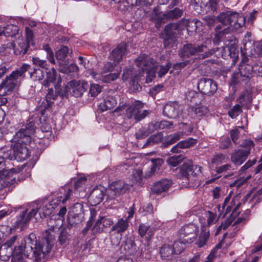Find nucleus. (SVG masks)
Returning a JSON list of instances; mask_svg holds the SVG:
<instances>
[{
  "instance_id": "obj_1",
  "label": "nucleus",
  "mask_w": 262,
  "mask_h": 262,
  "mask_svg": "<svg viewBox=\"0 0 262 262\" xmlns=\"http://www.w3.org/2000/svg\"><path fill=\"white\" fill-rule=\"evenodd\" d=\"M36 238L35 234H30L28 237L24 240H21V245L12 247H7L3 245L0 247V257L3 261H8L11 256H18V259L23 258V255L29 257L30 255L34 256L36 261L40 262L44 259L47 254L51 251L53 245V241L54 235L51 232L47 230L44 237L40 241L34 240Z\"/></svg>"
},
{
  "instance_id": "obj_2",
  "label": "nucleus",
  "mask_w": 262,
  "mask_h": 262,
  "mask_svg": "<svg viewBox=\"0 0 262 262\" xmlns=\"http://www.w3.org/2000/svg\"><path fill=\"white\" fill-rule=\"evenodd\" d=\"M35 129L34 123L30 122L17 132L12 139V150H6L7 153L5 154L6 157H8L10 160H16L20 161L29 157L30 152L26 145L31 143Z\"/></svg>"
},
{
  "instance_id": "obj_3",
  "label": "nucleus",
  "mask_w": 262,
  "mask_h": 262,
  "mask_svg": "<svg viewBox=\"0 0 262 262\" xmlns=\"http://www.w3.org/2000/svg\"><path fill=\"white\" fill-rule=\"evenodd\" d=\"M30 68L28 64H23L19 69L15 70L0 83V96L6 92H11L19 86L25 77V73ZM8 69L5 66L0 67V79Z\"/></svg>"
},
{
  "instance_id": "obj_4",
  "label": "nucleus",
  "mask_w": 262,
  "mask_h": 262,
  "mask_svg": "<svg viewBox=\"0 0 262 262\" xmlns=\"http://www.w3.org/2000/svg\"><path fill=\"white\" fill-rule=\"evenodd\" d=\"M136 66L142 71L146 73V81L150 82L155 77L156 72L159 77L164 76L169 70L171 64L167 63L166 65L159 66L156 60L149 57L145 54H141L135 60Z\"/></svg>"
},
{
  "instance_id": "obj_5",
  "label": "nucleus",
  "mask_w": 262,
  "mask_h": 262,
  "mask_svg": "<svg viewBox=\"0 0 262 262\" xmlns=\"http://www.w3.org/2000/svg\"><path fill=\"white\" fill-rule=\"evenodd\" d=\"M30 206L32 207L30 211L27 209L17 217L16 227L21 226L23 228L25 226L30 220L35 216L37 212L40 217L43 219L50 215L53 211L52 207L47 202L41 204L33 202Z\"/></svg>"
},
{
  "instance_id": "obj_6",
  "label": "nucleus",
  "mask_w": 262,
  "mask_h": 262,
  "mask_svg": "<svg viewBox=\"0 0 262 262\" xmlns=\"http://www.w3.org/2000/svg\"><path fill=\"white\" fill-rule=\"evenodd\" d=\"M7 153L4 148H0V188H4L11 186L13 184V181L14 179H10V173H17L21 169L18 168H12L7 169L5 165V159H8L6 157L5 154Z\"/></svg>"
},
{
  "instance_id": "obj_7",
  "label": "nucleus",
  "mask_w": 262,
  "mask_h": 262,
  "mask_svg": "<svg viewBox=\"0 0 262 262\" xmlns=\"http://www.w3.org/2000/svg\"><path fill=\"white\" fill-rule=\"evenodd\" d=\"M219 21L222 25L233 27L232 30L242 27L245 23V18L241 14L232 11L223 12L218 16Z\"/></svg>"
},
{
  "instance_id": "obj_8",
  "label": "nucleus",
  "mask_w": 262,
  "mask_h": 262,
  "mask_svg": "<svg viewBox=\"0 0 262 262\" xmlns=\"http://www.w3.org/2000/svg\"><path fill=\"white\" fill-rule=\"evenodd\" d=\"M144 107V103L140 101H135L126 110V115L128 118H134L139 121L145 118L148 114L147 110L141 111Z\"/></svg>"
},
{
  "instance_id": "obj_9",
  "label": "nucleus",
  "mask_w": 262,
  "mask_h": 262,
  "mask_svg": "<svg viewBox=\"0 0 262 262\" xmlns=\"http://www.w3.org/2000/svg\"><path fill=\"white\" fill-rule=\"evenodd\" d=\"M184 106L178 102H169L163 107L164 116L169 119H177L181 117L184 119L183 111Z\"/></svg>"
},
{
  "instance_id": "obj_10",
  "label": "nucleus",
  "mask_w": 262,
  "mask_h": 262,
  "mask_svg": "<svg viewBox=\"0 0 262 262\" xmlns=\"http://www.w3.org/2000/svg\"><path fill=\"white\" fill-rule=\"evenodd\" d=\"M241 205V203L238 196L236 195L232 198L229 195L225 198L222 205V208L226 210L225 214L232 211L231 216L233 217L239 214L240 212L239 208Z\"/></svg>"
},
{
  "instance_id": "obj_11",
  "label": "nucleus",
  "mask_w": 262,
  "mask_h": 262,
  "mask_svg": "<svg viewBox=\"0 0 262 262\" xmlns=\"http://www.w3.org/2000/svg\"><path fill=\"white\" fill-rule=\"evenodd\" d=\"M198 232L199 228L195 224L186 225L180 230L179 237L183 242L190 243L195 238Z\"/></svg>"
},
{
  "instance_id": "obj_12",
  "label": "nucleus",
  "mask_w": 262,
  "mask_h": 262,
  "mask_svg": "<svg viewBox=\"0 0 262 262\" xmlns=\"http://www.w3.org/2000/svg\"><path fill=\"white\" fill-rule=\"evenodd\" d=\"M179 28L177 25L170 24L166 26L164 30V45L165 48H173L175 41L176 35L179 33Z\"/></svg>"
},
{
  "instance_id": "obj_13",
  "label": "nucleus",
  "mask_w": 262,
  "mask_h": 262,
  "mask_svg": "<svg viewBox=\"0 0 262 262\" xmlns=\"http://www.w3.org/2000/svg\"><path fill=\"white\" fill-rule=\"evenodd\" d=\"M198 89L202 94L211 96L216 92L217 86L213 80L202 78L198 81Z\"/></svg>"
},
{
  "instance_id": "obj_14",
  "label": "nucleus",
  "mask_w": 262,
  "mask_h": 262,
  "mask_svg": "<svg viewBox=\"0 0 262 262\" xmlns=\"http://www.w3.org/2000/svg\"><path fill=\"white\" fill-rule=\"evenodd\" d=\"M201 167L189 163H184L180 168V173L183 180L188 183L193 180L192 178L201 172Z\"/></svg>"
},
{
  "instance_id": "obj_15",
  "label": "nucleus",
  "mask_w": 262,
  "mask_h": 262,
  "mask_svg": "<svg viewBox=\"0 0 262 262\" xmlns=\"http://www.w3.org/2000/svg\"><path fill=\"white\" fill-rule=\"evenodd\" d=\"M129 187L130 186L123 181L113 182L110 185L107 195L110 199H112L114 198L113 195L117 196L124 193L129 189Z\"/></svg>"
},
{
  "instance_id": "obj_16",
  "label": "nucleus",
  "mask_w": 262,
  "mask_h": 262,
  "mask_svg": "<svg viewBox=\"0 0 262 262\" xmlns=\"http://www.w3.org/2000/svg\"><path fill=\"white\" fill-rule=\"evenodd\" d=\"M72 193V190L68 187L62 188L60 189L59 192L57 193L56 196L52 199L49 203V204L53 210L58 206L60 202L65 204L66 201L70 199Z\"/></svg>"
},
{
  "instance_id": "obj_17",
  "label": "nucleus",
  "mask_w": 262,
  "mask_h": 262,
  "mask_svg": "<svg viewBox=\"0 0 262 262\" xmlns=\"http://www.w3.org/2000/svg\"><path fill=\"white\" fill-rule=\"evenodd\" d=\"M71 94L78 97L81 96L89 87L88 83L83 80H73L68 83Z\"/></svg>"
},
{
  "instance_id": "obj_18",
  "label": "nucleus",
  "mask_w": 262,
  "mask_h": 262,
  "mask_svg": "<svg viewBox=\"0 0 262 262\" xmlns=\"http://www.w3.org/2000/svg\"><path fill=\"white\" fill-rule=\"evenodd\" d=\"M83 212V205L80 203H75L70 208V213L72 217L68 219L69 223L72 225L77 224L79 222H81L79 216L82 215Z\"/></svg>"
},
{
  "instance_id": "obj_19",
  "label": "nucleus",
  "mask_w": 262,
  "mask_h": 262,
  "mask_svg": "<svg viewBox=\"0 0 262 262\" xmlns=\"http://www.w3.org/2000/svg\"><path fill=\"white\" fill-rule=\"evenodd\" d=\"M120 72L121 70L119 69L117 70V72L104 75V73L98 74L94 71H91L90 75L97 81L100 80L104 83H110L118 77Z\"/></svg>"
},
{
  "instance_id": "obj_20",
  "label": "nucleus",
  "mask_w": 262,
  "mask_h": 262,
  "mask_svg": "<svg viewBox=\"0 0 262 262\" xmlns=\"http://www.w3.org/2000/svg\"><path fill=\"white\" fill-rule=\"evenodd\" d=\"M250 154V149H239L235 150L231 155L232 162L236 165H241L247 159Z\"/></svg>"
},
{
  "instance_id": "obj_21",
  "label": "nucleus",
  "mask_w": 262,
  "mask_h": 262,
  "mask_svg": "<svg viewBox=\"0 0 262 262\" xmlns=\"http://www.w3.org/2000/svg\"><path fill=\"white\" fill-rule=\"evenodd\" d=\"M105 192L106 190L104 187H96L93 189L89 196L93 205H96L102 201Z\"/></svg>"
},
{
  "instance_id": "obj_22",
  "label": "nucleus",
  "mask_w": 262,
  "mask_h": 262,
  "mask_svg": "<svg viewBox=\"0 0 262 262\" xmlns=\"http://www.w3.org/2000/svg\"><path fill=\"white\" fill-rule=\"evenodd\" d=\"M142 76V73L134 71V68L132 66L125 68L123 71L122 78L124 80L130 79L133 84L134 85L139 79V77Z\"/></svg>"
},
{
  "instance_id": "obj_23",
  "label": "nucleus",
  "mask_w": 262,
  "mask_h": 262,
  "mask_svg": "<svg viewBox=\"0 0 262 262\" xmlns=\"http://www.w3.org/2000/svg\"><path fill=\"white\" fill-rule=\"evenodd\" d=\"M171 184V182L168 179H162L156 182L152 186L151 190L154 193L160 194L168 190Z\"/></svg>"
},
{
  "instance_id": "obj_24",
  "label": "nucleus",
  "mask_w": 262,
  "mask_h": 262,
  "mask_svg": "<svg viewBox=\"0 0 262 262\" xmlns=\"http://www.w3.org/2000/svg\"><path fill=\"white\" fill-rule=\"evenodd\" d=\"M113 224V221L111 219L105 216H101L96 222L93 230L94 231L101 232L103 231L105 228H108Z\"/></svg>"
},
{
  "instance_id": "obj_25",
  "label": "nucleus",
  "mask_w": 262,
  "mask_h": 262,
  "mask_svg": "<svg viewBox=\"0 0 262 262\" xmlns=\"http://www.w3.org/2000/svg\"><path fill=\"white\" fill-rule=\"evenodd\" d=\"M129 227V222L127 219L121 218L118 219V221L113 225L111 228V231H115L118 234L122 235Z\"/></svg>"
},
{
  "instance_id": "obj_26",
  "label": "nucleus",
  "mask_w": 262,
  "mask_h": 262,
  "mask_svg": "<svg viewBox=\"0 0 262 262\" xmlns=\"http://www.w3.org/2000/svg\"><path fill=\"white\" fill-rule=\"evenodd\" d=\"M188 112L192 118L198 117H202L207 115L209 110L205 106H200L198 107L190 106Z\"/></svg>"
},
{
  "instance_id": "obj_27",
  "label": "nucleus",
  "mask_w": 262,
  "mask_h": 262,
  "mask_svg": "<svg viewBox=\"0 0 262 262\" xmlns=\"http://www.w3.org/2000/svg\"><path fill=\"white\" fill-rule=\"evenodd\" d=\"M251 94L248 91L244 92L237 99L242 107L248 109L252 102Z\"/></svg>"
},
{
  "instance_id": "obj_28",
  "label": "nucleus",
  "mask_w": 262,
  "mask_h": 262,
  "mask_svg": "<svg viewBox=\"0 0 262 262\" xmlns=\"http://www.w3.org/2000/svg\"><path fill=\"white\" fill-rule=\"evenodd\" d=\"M116 104V98L113 96H108L104 99L103 102L100 104L99 107L102 111H105L114 108Z\"/></svg>"
},
{
  "instance_id": "obj_29",
  "label": "nucleus",
  "mask_w": 262,
  "mask_h": 262,
  "mask_svg": "<svg viewBox=\"0 0 262 262\" xmlns=\"http://www.w3.org/2000/svg\"><path fill=\"white\" fill-rule=\"evenodd\" d=\"M172 125L173 123L172 122L167 120L151 122L150 123V128H152L151 131L154 132L158 129L170 128Z\"/></svg>"
},
{
  "instance_id": "obj_30",
  "label": "nucleus",
  "mask_w": 262,
  "mask_h": 262,
  "mask_svg": "<svg viewBox=\"0 0 262 262\" xmlns=\"http://www.w3.org/2000/svg\"><path fill=\"white\" fill-rule=\"evenodd\" d=\"M59 77L57 73L54 68H52L50 71L47 73V77L43 81V85L46 88H49L51 83H54L56 80Z\"/></svg>"
},
{
  "instance_id": "obj_31",
  "label": "nucleus",
  "mask_w": 262,
  "mask_h": 262,
  "mask_svg": "<svg viewBox=\"0 0 262 262\" xmlns=\"http://www.w3.org/2000/svg\"><path fill=\"white\" fill-rule=\"evenodd\" d=\"M18 28L17 26L13 25H8L6 27L0 28V36L4 34L5 36L13 37L15 34H18Z\"/></svg>"
},
{
  "instance_id": "obj_32",
  "label": "nucleus",
  "mask_w": 262,
  "mask_h": 262,
  "mask_svg": "<svg viewBox=\"0 0 262 262\" xmlns=\"http://www.w3.org/2000/svg\"><path fill=\"white\" fill-rule=\"evenodd\" d=\"M187 100L194 104H198L201 102L203 99L202 94L197 93L194 91H188L186 95Z\"/></svg>"
},
{
  "instance_id": "obj_33",
  "label": "nucleus",
  "mask_w": 262,
  "mask_h": 262,
  "mask_svg": "<svg viewBox=\"0 0 262 262\" xmlns=\"http://www.w3.org/2000/svg\"><path fill=\"white\" fill-rule=\"evenodd\" d=\"M61 83V79L60 77H59L58 78V82L55 85V89L56 92L58 93V95L62 98H63L64 97H67L69 95V93L71 94V91L68 84L65 86L63 90L61 89L60 88Z\"/></svg>"
},
{
  "instance_id": "obj_34",
  "label": "nucleus",
  "mask_w": 262,
  "mask_h": 262,
  "mask_svg": "<svg viewBox=\"0 0 262 262\" xmlns=\"http://www.w3.org/2000/svg\"><path fill=\"white\" fill-rule=\"evenodd\" d=\"M161 256L163 259H169L174 253L173 248L170 245H164L160 249Z\"/></svg>"
},
{
  "instance_id": "obj_35",
  "label": "nucleus",
  "mask_w": 262,
  "mask_h": 262,
  "mask_svg": "<svg viewBox=\"0 0 262 262\" xmlns=\"http://www.w3.org/2000/svg\"><path fill=\"white\" fill-rule=\"evenodd\" d=\"M58 93L55 91V93H54V91L52 88H49L48 92L46 95V101L47 102V106L46 107V108L48 107H50L52 104L53 103L54 101L58 97Z\"/></svg>"
},
{
  "instance_id": "obj_36",
  "label": "nucleus",
  "mask_w": 262,
  "mask_h": 262,
  "mask_svg": "<svg viewBox=\"0 0 262 262\" xmlns=\"http://www.w3.org/2000/svg\"><path fill=\"white\" fill-rule=\"evenodd\" d=\"M138 232L140 235L143 237L146 234L151 236L154 234V230L149 226L145 224H141L139 226Z\"/></svg>"
},
{
  "instance_id": "obj_37",
  "label": "nucleus",
  "mask_w": 262,
  "mask_h": 262,
  "mask_svg": "<svg viewBox=\"0 0 262 262\" xmlns=\"http://www.w3.org/2000/svg\"><path fill=\"white\" fill-rule=\"evenodd\" d=\"M152 128H150V123L149 124L148 127H142L140 128L135 134V136L137 139H142L146 137L148 135L154 131H151Z\"/></svg>"
},
{
  "instance_id": "obj_38",
  "label": "nucleus",
  "mask_w": 262,
  "mask_h": 262,
  "mask_svg": "<svg viewBox=\"0 0 262 262\" xmlns=\"http://www.w3.org/2000/svg\"><path fill=\"white\" fill-rule=\"evenodd\" d=\"M236 216L237 215L233 217H232L230 216L229 219H230L232 221V227H234V230L236 229V231H237L239 230L246 223V220L243 217H238L236 219Z\"/></svg>"
},
{
  "instance_id": "obj_39",
  "label": "nucleus",
  "mask_w": 262,
  "mask_h": 262,
  "mask_svg": "<svg viewBox=\"0 0 262 262\" xmlns=\"http://www.w3.org/2000/svg\"><path fill=\"white\" fill-rule=\"evenodd\" d=\"M183 135L182 132H178L168 136L166 141L164 143L165 146L166 147L177 142L182 138Z\"/></svg>"
},
{
  "instance_id": "obj_40",
  "label": "nucleus",
  "mask_w": 262,
  "mask_h": 262,
  "mask_svg": "<svg viewBox=\"0 0 262 262\" xmlns=\"http://www.w3.org/2000/svg\"><path fill=\"white\" fill-rule=\"evenodd\" d=\"M124 54V50H112L109 58L115 63H118L122 59Z\"/></svg>"
},
{
  "instance_id": "obj_41",
  "label": "nucleus",
  "mask_w": 262,
  "mask_h": 262,
  "mask_svg": "<svg viewBox=\"0 0 262 262\" xmlns=\"http://www.w3.org/2000/svg\"><path fill=\"white\" fill-rule=\"evenodd\" d=\"M221 29V27L219 26L216 27V34L213 40L214 43L215 45L219 44L223 36L228 32V27L222 29V30Z\"/></svg>"
},
{
  "instance_id": "obj_42",
  "label": "nucleus",
  "mask_w": 262,
  "mask_h": 262,
  "mask_svg": "<svg viewBox=\"0 0 262 262\" xmlns=\"http://www.w3.org/2000/svg\"><path fill=\"white\" fill-rule=\"evenodd\" d=\"M239 71L242 76L248 78L253 71V67L248 64L243 63L240 66Z\"/></svg>"
},
{
  "instance_id": "obj_43",
  "label": "nucleus",
  "mask_w": 262,
  "mask_h": 262,
  "mask_svg": "<svg viewBox=\"0 0 262 262\" xmlns=\"http://www.w3.org/2000/svg\"><path fill=\"white\" fill-rule=\"evenodd\" d=\"M204 217L206 219L207 225L208 226L215 224L219 219L216 213L211 211H206L204 213Z\"/></svg>"
},
{
  "instance_id": "obj_44",
  "label": "nucleus",
  "mask_w": 262,
  "mask_h": 262,
  "mask_svg": "<svg viewBox=\"0 0 262 262\" xmlns=\"http://www.w3.org/2000/svg\"><path fill=\"white\" fill-rule=\"evenodd\" d=\"M261 194L262 188L256 191L255 192H254V191H252L251 192L248 193L245 196V201L248 200L252 195V198L251 199L252 202L254 203L255 204L259 203L261 201V198L259 197V195H260Z\"/></svg>"
},
{
  "instance_id": "obj_45",
  "label": "nucleus",
  "mask_w": 262,
  "mask_h": 262,
  "mask_svg": "<svg viewBox=\"0 0 262 262\" xmlns=\"http://www.w3.org/2000/svg\"><path fill=\"white\" fill-rule=\"evenodd\" d=\"M186 243V242H183V239H180V237H179L178 240L175 241L173 245L174 253L176 254L181 253L185 249Z\"/></svg>"
},
{
  "instance_id": "obj_46",
  "label": "nucleus",
  "mask_w": 262,
  "mask_h": 262,
  "mask_svg": "<svg viewBox=\"0 0 262 262\" xmlns=\"http://www.w3.org/2000/svg\"><path fill=\"white\" fill-rule=\"evenodd\" d=\"M183 159L182 155L174 156L167 159L166 162L170 166L176 167L181 163Z\"/></svg>"
},
{
  "instance_id": "obj_47",
  "label": "nucleus",
  "mask_w": 262,
  "mask_h": 262,
  "mask_svg": "<svg viewBox=\"0 0 262 262\" xmlns=\"http://www.w3.org/2000/svg\"><path fill=\"white\" fill-rule=\"evenodd\" d=\"M242 112V107L239 104H236L228 111V114L232 119H235Z\"/></svg>"
},
{
  "instance_id": "obj_48",
  "label": "nucleus",
  "mask_w": 262,
  "mask_h": 262,
  "mask_svg": "<svg viewBox=\"0 0 262 262\" xmlns=\"http://www.w3.org/2000/svg\"><path fill=\"white\" fill-rule=\"evenodd\" d=\"M163 138V135L161 133H158L151 135L147 140L146 145H153L155 143L160 142Z\"/></svg>"
},
{
  "instance_id": "obj_49",
  "label": "nucleus",
  "mask_w": 262,
  "mask_h": 262,
  "mask_svg": "<svg viewBox=\"0 0 262 262\" xmlns=\"http://www.w3.org/2000/svg\"><path fill=\"white\" fill-rule=\"evenodd\" d=\"M210 233L208 231H202L199 236L198 241L196 243L198 246L199 247H202L206 245Z\"/></svg>"
},
{
  "instance_id": "obj_50",
  "label": "nucleus",
  "mask_w": 262,
  "mask_h": 262,
  "mask_svg": "<svg viewBox=\"0 0 262 262\" xmlns=\"http://www.w3.org/2000/svg\"><path fill=\"white\" fill-rule=\"evenodd\" d=\"M25 33L27 45L24 48H23V47H21V49H27L30 47L31 45H32L34 44L33 41V33L32 31L29 28L26 27L25 29Z\"/></svg>"
},
{
  "instance_id": "obj_51",
  "label": "nucleus",
  "mask_w": 262,
  "mask_h": 262,
  "mask_svg": "<svg viewBox=\"0 0 262 262\" xmlns=\"http://www.w3.org/2000/svg\"><path fill=\"white\" fill-rule=\"evenodd\" d=\"M30 77L34 81L41 80L43 78V72L39 69H34L30 72Z\"/></svg>"
},
{
  "instance_id": "obj_52",
  "label": "nucleus",
  "mask_w": 262,
  "mask_h": 262,
  "mask_svg": "<svg viewBox=\"0 0 262 262\" xmlns=\"http://www.w3.org/2000/svg\"><path fill=\"white\" fill-rule=\"evenodd\" d=\"M226 156L223 154H219L214 155L211 159V163L216 166H218L223 163L225 159Z\"/></svg>"
},
{
  "instance_id": "obj_53",
  "label": "nucleus",
  "mask_w": 262,
  "mask_h": 262,
  "mask_svg": "<svg viewBox=\"0 0 262 262\" xmlns=\"http://www.w3.org/2000/svg\"><path fill=\"white\" fill-rule=\"evenodd\" d=\"M102 91V86L98 84L93 83L91 84L89 93L92 97H96Z\"/></svg>"
},
{
  "instance_id": "obj_54",
  "label": "nucleus",
  "mask_w": 262,
  "mask_h": 262,
  "mask_svg": "<svg viewBox=\"0 0 262 262\" xmlns=\"http://www.w3.org/2000/svg\"><path fill=\"white\" fill-rule=\"evenodd\" d=\"M179 143L182 149L186 148L195 144L196 143V140L192 138H188L187 140L179 142Z\"/></svg>"
},
{
  "instance_id": "obj_55",
  "label": "nucleus",
  "mask_w": 262,
  "mask_h": 262,
  "mask_svg": "<svg viewBox=\"0 0 262 262\" xmlns=\"http://www.w3.org/2000/svg\"><path fill=\"white\" fill-rule=\"evenodd\" d=\"M232 221L230 219H227L224 223H222L221 225H220L215 232V235L219 234L222 231V230H226L228 228L229 225H231Z\"/></svg>"
},
{
  "instance_id": "obj_56",
  "label": "nucleus",
  "mask_w": 262,
  "mask_h": 262,
  "mask_svg": "<svg viewBox=\"0 0 262 262\" xmlns=\"http://www.w3.org/2000/svg\"><path fill=\"white\" fill-rule=\"evenodd\" d=\"M19 239L18 236L14 235L7 241L4 245H6L7 247H12L13 246H14V247L15 246H18L19 245L18 243Z\"/></svg>"
},
{
  "instance_id": "obj_57",
  "label": "nucleus",
  "mask_w": 262,
  "mask_h": 262,
  "mask_svg": "<svg viewBox=\"0 0 262 262\" xmlns=\"http://www.w3.org/2000/svg\"><path fill=\"white\" fill-rule=\"evenodd\" d=\"M182 11L179 8H176L173 10L170 11L167 13V16L170 18H178L182 16Z\"/></svg>"
},
{
  "instance_id": "obj_58",
  "label": "nucleus",
  "mask_w": 262,
  "mask_h": 262,
  "mask_svg": "<svg viewBox=\"0 0 262 262\" xmlns=\"http://www.w3.org/2000/svg\"><path fill=\"white\" fill-rule=\"evenodd\" d=\"M202 50H181L179 54L180 56L184 59L189 58L190 56L193 55L195 52L199 51V52Z\"/></svg>"
},
{
  "instance_id": "obj_59",
  "label": "nucleus",
  "mask_w": 262,
  "mask_h": 262,
  "mask_svg": "<svg viewBox=\"0 0 262 262\" xmlns=\"http://www.w3.org/2000/svg\"><path fill=\"white\" fill-rule=\"evenodd\" d=\"M251 178V176H249L247 177L246 178H242L236 180L233 183L230 184L231 187H236L237 188H239L241 187L243 184L246 183L248 180Z\"/></svg>"
},
{
  "instance_id": "obj_60",
  "label": "nucleus",
  "mask_w": 262,
  "mask_h": 262,
  "mask_svg": "<svg viewBox=\"0 0 262 262\" xmlns=\"http://www.w3.org/2000/svg\"><path fill=\"white\" fill-rule=\"evenodd\" d=\"M32 62L33 64L40 67L41 68L47 69V61L44 60H41L38 57H33Z\"/></svg>"
},
{
  "instance_id": "obj_61",
  "label": "nucleus",
  "mask_w": 262,
  "mask_h": 262,
  "mask_svg": "<svg viewBox=\"0 0 262 262\" xmlns=\"http://www.w3.org/2000/svg\"><path fill=\"white\" fill-rule=\"evenodd\" d=\"M219 0H210L208 3H207L205 7L208 8L209 11L214 12L216 9L217 4L219 3Z\"/></svg>"
},
{
  "instance_id": "obj_62",
  "label": "nucleus",
  "mask_w": 262,
  "mask_h": 262,
  "mask_svg": "<svg viewBox=\"0 0 262 262\" xmlns=\"http://www.w3.org/2000/svg\"><path fill=\"white\" fill-rule=\"evenodd\" d=\"M86 178L84 177H82L77 179L76 181H75L74 188L75 189H78V188L83 187L86 182Z\"/></svg>"
},
{
  "instance_id": "obj_63",
  "label": "nucleus",
  "mask_w": 262,
  "mask_h": 262,
  "mask_svg": "<svg viewBox=\"0 0 262 262\" xmlns=\"http://www.w3.org/2000/svg\"><path fill=\"white\" fill-rule=\"evenodd\" d=\"M68 50H57L55 57L57 59L63 61L67 56Z\"/></svg>"
},
{
  "instance_id": "obj_64",
  "label": "nucleus",
  "mask_w": 262,
  "mask_h": 262,
  "mask_svg": "<svg viewBox=\"0 0 262 262\" xmlns=\"http://www.w3.org/2000/svg\"><path fill=\"white\" fill-rule=\"evenodd\" d=\"M231 167L232 166L230 164H226L221 166L216 167L215 168V171L217 173L220 174L231 170Z\"/></svg>"
}]
</instances>
